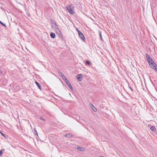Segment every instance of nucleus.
I'll return each instance as SVG.
<instances>
[{"label":"nucleus","instance_id":"1","mask_svg":"<svg viewBox=\"0 0 157 157\" xmlns=\"http://www.w3.org/2000/svg\"><path fill=\"white\" fill-rule=\"evenodd\" d=\"M145 56L146 58L147 61L150 66L152 65H154L155 64V62L153 60L151 57L148 54H146Z\"/></svg>","mask_w":157,"mask_h":157},{"label":"nucleus","instance_id":"2","mask_svg":"<svg viewBox=\"0 0 157 157\" xmlns=\"http://www.w3.org/2000/svg\"><path fill=\"white\" fill-rule=\"evenodd\" d=\"M74 6L72 5H70L66 7V8L68 11L71 14H73L75 13L73 10Z\"/></svg>","mask_w":157,"mask_h":157},{"label":"nucleus","instance_id":"3","mask_svg":"<svg viewBox=\"0 0 157 157\" xmlns=\"http://www.w3.org/2000/svg\"><path fill=\"white\" fill-rule=\"evenodd\" d=\"M52 27L55 29L58 28V26L54 21H52Z\"/></svg>","mask_w":157,"mask_h":157},{"label":"nucleus","instance_id":"4","mask_svg":"<svg viewBox=\"0 0 157 157\" xmlns=\"http://www.w3.org/2000/svg\"><path fill=\"white\" fill-rule=\"evenodd\" d=\"M65 82L66 83L67 85L72 90H73V89L72 86L71 85L70 83L69 82L68 80H66Z\"/></svg>","mask_w":157,"mask_h":157},{"label":"nucleus","instance_id":"5","mask_svg":"<svg viewBox=\"0 0 157 157\" xmlns=\"http://www.w3.org/2000/svg\"><path fill=\"white\" fill-rule=\"evenodd\" d=\"M151 68L153 69H154V70L156 72H157V66L155 63V64L154 65H152L151 66Z\"/></svg>","mask_w":157,"mask_h":157},{"label":"nucleus","instance_id":"6","mask_svg":"<svg viewBox=\"0 0 157 157\" xmlns=\"http://www.w3.org/2000/svg\"><path fill=\"white\" fill-rule=\"evenodd\" d=\"M78 36L79 37L81 38L82 40H83L84 41H85V38L82 33L79 34Z\"/></svg>","mask_w":157,"mask_h":157},{"label":"nucleus","instance_id":"7","mask_svg":"<svg viewBox=\"0 0 157 157\" xmlns=\"http://www.w3.org/2000/svg\"><path fill=\"white\" fill-rule=\"evenodd\" d=\"M90 106L91 107V108L93 110V111L94 112H96L97 111V109H96V108L94 107V105H92V104L90 105Z\"/></svg>","mask_w":157,"mask_h":157},{"label":"nucleus","instance_id":"8","mask_svg":"<svg viewBox=\"0 0 157 157\" xmlns=\"http://www.w3.org/2000/svg\"><path fill=\"white\" fill-rule=\"evenodd\" d=\"M77 78L79 81H81L82 80V74H79L77 75Z\"/></svg>","mask_w":157,"mask_h":157},{"label":"nucleus","instance_id":"9","mask_svg":"<svg viewBox=\"0 0 157 157\" xmlns=\"http://www.w3.org/2000/svg\"><path fill=\"white\" fill-rule=\"evenodd\" d=\"M64 136L65 137H67L68 138H70L72 136V135L71 134L68 133L67 134H66L64 135Z\"/></svg>","mask_w":157,"mask_h":157},{"label":"nucleus","instance_id":"10","mask_svg":"<svg viewBox=\"0 0 157 157\" xmlns=\"http://www.w3.org/2000/svg\"><path fill=\"white\" fill-rule=\"evenodd\" d=\"M77 149L80 151H84L85 150L84 149H83L82 147H77Z\"/></svg>","mask_w":157,"mask_h":157},{"label":"nucleus","instance_id":"11","mask_svg":"<svg viewBox=\"0 0 157 157\" xmlns=\"http://www.w3.org/2000/svg\"><path fill=\"white\" fill-rule=\"evenodd\" d=\"M55 34L54 33H50V36L53 38H54L55 37Z\"/></svg>","mask_w":157,"mask_h":157},{"label":"nucleus","instance_id":"12","mask_svg":"<svg viewBox=\"0 0 157 157\" xmlns=\"http://www.w3.org/2000/svg\"><path fill=\"white\" fill-rule=\"evenodd\" d=\"M35 83L36 84V85H37V86H38L39 88L40 89V90H41V86L40 84L37 82H36Z\"/></svg>","mask_w":157,"mask_h":157},{"label":"nucleus","instance_id":"13","mask_svg":"<svg viewBox=\"0 0 157 157\" xmlns=\"http://www.w3.org/2000/svg\"><path fill=\"white\" fill-rule=\"evenodd\" d=\"M151 130L152 131H154L156 129V128L154 126H151L150 128Z\"/></svg>","mask_w":157,"mask_h":157},{"label":"nucleus","instance_id":"14","mask_svg":"<svg viewBox=\"0 0 157 157\" xmlns=\"http://www.w3.org/2000/svg\"><path fill=\"white\" fill-rule=\"evenodd\" d=\"M61 77L62 78V79H63V80L65 82L66 81V80H68L64 75H62V76Z\"/></svg>","mask_w":157,"mask_h":157},{"label":"nucleus","instance_id":"15","mask_svg":"<svg viewBox=\"0 0 157 157\" xmlns=\"http://www.w3.org/2000/svg\"><path fill=\"white\" fill-rule=\"evenodd\" d=\"M56 29V32L57 33H58L59 34V33L61 34L60 30L58 29V28Z\"/></svg>","mask_w":157,"mask_h":157},{"label":"nucleus","instance_id":"16","mask_svg":"<svg viewBox=\"0 0 157 157\" xmlns=\"http://www.w3.org/2000/svg\"><path fill=\"white\" fill-rule=\"evenodd\" d=\"M33 130L34 131V132H35V133L36 135H37V136H38V134H37V132L36 130V129L35 128H33Z\"/></svg>","mask_w":157,"mask_h":157},{"label":"nucleus","instance_id":"17","mask_svg":"<svg viewBox=\"0 0 157 157\" xmlns=\"http://www.w3.org/2000/svg\"><path fill=\"white\" fill-rule=\"evenodd\" d=\"M99 35H100V38L101 39V40H102V39H103V38H102V35H101V32L100 31L99 32Z\"/></svg>","mask_w":157,"mask_h":157},{"label":"nucleus","instance_id":"18","mask_svg":"<svg viewBox=\"0 0 157 157\" xmlns=\"http://www.w3.org/2000/svg\"><path fill=\"white\" fill-rule=\"evenodd\" d=\"M86 63L87 64L89 65H91V63H90V62L89 61L86 60Z\"/></svg>","mask_w":157,"mask_h":157},{"label":"nucleus","instance_id":"19","mask_svg":"<svg viewBox=\"0 0 157 157\" xmlns=\"http://www.w3.org/2000/svg\"><path fill=\"white\" fill-rule=\"evenodd\" d=\"M59 75H60L61 76H62V75H63L62 73L60 71H59Z\"/></svg>","mask_w":157,"mask_h":157},{"label":"nucleus","instance_id":"20","mask_svg":"<svg viewBox=\"0 0 157 157\" xmlns=\"http://www.w3.org/2000/svg\"><path fill=\"white\" fill-rule=\"evenodd\" d=\"M0 23H1V24L2 25H3V26H5V27H6V25H5V24H4V23H2V22L1 21H0Z\"/></svg>","mask_w":157,"mask_h":157},{"label":"nucleus","instance_id":"21","mask_svg":"<svg viewBox=\"0 0 157 157\" xmlns=\"http://www.w3.org/2000/svg\"><path fill=\"white\" fill-rule=\"evenodd\" d=\"M2 135L4 137H6L5 135L3 133H1Z\"/></svg>","mask_w":157,"mask_h":157},{"label":"nucleus","instance_id":"22","mask_svg":"<svg viewBox=\"0 0 157 157\" xmlns=\"http://www.w3.org/2000/svg\"><path fill=\"white\" fill-rule=\"evenodd\" d=\"M2 155V150L0 151V156Z\"/></svg>","mask_w":157,"mask_h":157},{"label":"nucleus","instance_id":"23","mask_svg":"<svg viewBox=\"0 0 157 157\" xmlns=\"http://www.w3.org/2000/svg\"><path fill=\"white\" fill-rule=\"evenodd\" d=\"M78 35L80 34V33H82L80 31H78Z\"/></svg>","mask_w":157,"mask_h":157},{"label":"nucleus","instance_id":"24","mask_svg":"<svg viewBox=\"0 0 157 157\" xmlns=\"http://www.w3.org/2000/svg\"><path fill=\"white\" fill-rule=\"evenodd\" d=\"M40 119H41V120H44V119H43V117H40Z\"/></svg>","mask_w":157,"mask_h":157},{"label":"nucleus","instance_id":"25","mask_svg":"<svg viewBox=\"0 0 157 157\" xmlns=\"http://www.w3.org/2000/svg\"><path fill=\"white\" fill-rule=\"evenodd\" d=\"M76 30L77 32H78V31H79L77 28H76Z\"/></svg>","mask_w":157,"mask_h":157},{"label":"nucleus","instance_id":"26","mask_svg":"<svg viewBox=\"0 0 157 157\" xmlns=\"http://www.w3.org/2000/svg\"><path fill=\"white\" fill-rule=\"evenodd\" d=\"M99 157H104V156H100Z\"/></svg>","mask_w":157,"mask_h":157}]
</instances>
